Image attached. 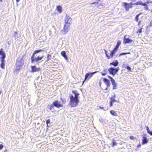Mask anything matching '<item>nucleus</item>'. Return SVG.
Returning a JSON list of instances; mask_svg holds the SVG:
<instances>
[{
  "instance_id": "f257e3e1",
  "label": "nucleus",
  "mask_w": 152,
  "mask_h": 152,
  "mask_svg": "<svg viewBox=\"0 0 152 152\" xmlns=\"http://www.w3.org/2000/svg\"><path fill=\"white\" fill-rule=\"evenodd\" d=\"M24 64L23 58L22 57H19L16 61L14 71L17 72H18L22 69Z\"/></svg>"
},
{
  "instance_id": "f03ea898",
  "label": "nucleus",
  "mask_w": 152,
  "mask_h": 152,
  "mask_svg": "<svg viewBox=\"0 0 152 152\" xmlns=\"http://www.w3.org/2000/svg\"><path fill=\"white\" fill-rule=\"evenodd\" d=\"M42 51V50H36L34 52L33 55L31 57V58L32 63L34 62H41V60L42 59L44 56L43 55L38 56L37 57H35L34 56L36 54L40 53Z\"/></svg>"
},
{
  "instance_id": "7ed1b4c3",
  "label": "nucleus",
  "mask_w": 152,
  "mask_h": 152,
  "mask_svg": "<svg viewBox=\"0 0 152 152\" xmlns=\"http://www.w3.org/2000/svg\"><path fill=\"white\" fill-rule=\"evenodd\" d=\"M70 98V105L72 107L76 106L79 102L78 98H74V96L71 94L69 95Z\"/></svg>"
},
{
  "instance_id": "20e7f679",
  "label": "nucleus",
  "mask_w": 152,
  "mask_h": 152,
  "mask_svg": "<svg viewBox=\"0 0 152 152\" xmlns=\"http://www.w3.org/2000/svg\"><path fill=\"white\" fill-rule=\"evenodd\" d=\"M70 24L69 23H65L63 29L61 31V34H66L70 29Z\"/></svg>"
},
{
  "instance_id": "39448f33",
  "label": "nucleus",
  "mask_w": 152,
  "mask_h": 152,
  "mask_svg": "<svg viewBox=\"0 0 152 152\" xmlns=\"http://www.w3.org/2000/svg\"><path fill=\"white\" fill-rule=\"evenodd\" d=\"M119 70V67H117L116 68L111 67L108 69V71H109L110 74L114 76L117 73Z\"/></svg>"
},
{
  "instance_id": "423d86ee",
  "label": "nucleus",
  "mask_w": 152,
  "mask_h": 152,
  "mask_svg": "<svg viewBox=\"0 0 152 152\" xmlns=\"http://www.w3.org/2000/svg\"><path fill=\"white\" fill-rule=\"evenodd\" d=\"M145 2L144 3H143L142 1H138L135 3L133 4L135 5H140L144 6H146V4L152 3V1L151 0L150 1H147V0H145Z\"/></svg>"
},
{
  "instance_id": "0eeeda50",
  "label": "nucleus",
  "mask_w": 152,
  "mask_h": 152,
  "mask_svg": "<svg viewBox=\"0 0 152 152\" xmlns=\"http://www.w3.org/2000/svg\"><path fill=\"white\" fill-rule=\"evenodd\" d=\"M98 71H96L92 72H88L86 73L85 75V79L83 82V83L84 82L87 80H89L91 77H92L93 75L97 72Z\"/></svg>"
},
{
  "instance_id": "6e6552de",
  "label": "nucleus",
  "mask_w": 152,
  "mask_h": 152,
  "mask_svg": "<svg viewBox=\"0 0 152 152\" xmlns=\"http://www.w3.org/2000/svg\"><path fill=\"white\" fill-rule=\"evenodd\" d=\"M123 6L124 7L125 10L126 11H128L129 10V8H131L132 7L133 4L132 3H128L126 2H123Z\"/></svg>"
},
{
  "instance_id": "1a4fd4ad",
  "label": "nucleus",
  "mask_w": 152,
  "mask_h": 152,
  "mask_svg": "<svg viewBox=\"0 0 152 152\" xmlns=\"http://www.w3.org/2000/svg\"><path fill=\"white\" fill-rule=\"evenodd\" d=\"M133 41L132 39H130L129 37H127V36L125 35L124 37V43L126 44V43H130L131 42Z\"/></svg>"
},
{
  "instance_id": "9d476101",
  "label": "nucleus",
  "mask_w": 152,
  "mask_h": 152,
  "mask_svg": "<svg viewBox=\"0 0 152 152\" xmlns=\"http://www.w3.org/2000/svg\"><path fill=\"white\" fill-rule=\"evenodd\" d=\"M72 19L67 14H66L65 19V23H69L71 24Z\"/></svg>"
},
{
  "instance_id": "9b49d317",
  "label": "nucleus",
  "mask_w": 152,
  "mask_h": 152,
  "mask_svg": "<svg viewBox=\"0 0 152 152\" xmlns=\"http://www.w3.org/2000/svg\"><path fill=\"white\" fill-rule=\"evenodd\" d=\"M53 104L54 106L56 107H57L59 108L60 107L62 106V104H60V102H59L58 100H56L53 102Z\"/></svg>"
},
{
  "instance_id": "f8f14e48",
  "label": "nucleus",
  "mask_w": 152,
  "mask_h": 152,
  "mask_svg": "<svg viewBox=\"0 0 152 152\" xmlns=\"http://www.w3.org/2000/svg\"><path fill=\"white\" fill-rule=\"evenodd\" d=\"M0 56H1L0 57L1 59H4L6 57L5 54L2 48H1L0 50Z\"/></svg>"
},
{
  "instance_id": "ddd939ff",
  "label": "nucleus",
  "mask_w": 152,
  "mask_h": 152,
  "mask_svg": "<svg viewBox=\"0 0 152 152\" xmlns=\"http://www.w3.org/2000/svg\"><path fill=\"white\" fill-rule=\"evenodd\" d=\"M103 81L106 85L107 87H110V82L109 80L107 79V78H104L103 79Z\"/></svg>"
},
{
  "instance_id": "4468645a",
  "label": "nucleus",
  "mask_w": 152,
  "mask_h": 152,
  "mask_svg": "<svg viewBox=\"0 0 152 152\" xmlns=\"http://www.w3.org/2000/svg\"><path fill=\"white\" fill-rule=\"evenodd\" d=\"M148 141L147 140L146 135L145 134L144 135H143L142 143L144 144H145L147 143Z\"/></svg>"
},
{
  "instance_id": "2eb2a0df",
  "label": "nucleus",
  "mask_w": 152,
  "mask_h": 152,
  "mask_svg": "<svg viewBox=\"0 0 152 152\" xmlns=\"http://www.w3.org/2000/svg\"><path fill=\"white\" fill-rule=\"evenodd\" d=\"M1 63L0 64L1 67L3 69H4L5 61L4 59H1Z\"/></svg>"
},
{
  "instance_id": "dca6fc26",
  "label": "nucleus",
  "mask_w": 152,
  "mask_h": 152,
  "mask_svg": "<svg viewBox=\"0 0 152 152\" xmlns=\"http://www.w3.org/2000/svg\"><path fill=\"white\" fill-rule=\"evenodd\" d=\"M61 54L63 57H64L66 60L67 61H68V58L66 54V53L65 51H62L61 53Z\"/></svg>"
},
{
  "instance_id": "f3484780",
  "label": "nucleus",
  "mask_w": 152,
  "mask_h": 152,
  "mask_svg": "<svg viewBox=\"0 0 152 152\" xmlns=\"http://www.w3.org/2000/svg\"><path fill=\"white\" fill-rule=\"evenodd\" d=\"M31 69L32 72H36L38 70V69L35 66H31Z\"/></svg>"
},
{
  "instance_id": "a211bd4d",
  "label": "nucleus",
  "mask_w": 152,
  "mask_h": 152,
  "mask_svg": "<svg viewBox=\"0 0 152 152\" xmlns=\"http://www.w3.org/2000/svg\"><path fill=\"white\" fill-rule=\"evenodd\" d=\"M118 61L117 60L113 61V62L111 63H110V65H112L114 66H116L118 65Z\"/></svg>"
},
{
  "instance_id": "6ab92c4d",
  "label": "nucleus",
  "mask_w": 152,
  "mask_h": 152,
  "mask_svg": "<svg viewBox=\"0 0 152 152\" xmlns=\"http://www.w3.org/2000/svg\"><path fill=\"white\" fill-rule=\"evenodd\" d=\"M121 44V41L120 40H118L117 42V45L115 47V48H114V50H117L118 49V48L119 46Z\"/></svg>"
},
{
  "instance_id": "aec40b11",
  "label": "nucleus",
  "mask_w": 152,
  "mask_h": 152,
  "mask_svg": "<svg viewBox=\"0 0 152 152\" xmlns=\"http://www.w3.org/2000/svg\"><path fill=\"white\" fill-rule=\"evenodd\" d=\"M115 95L114 94V95H112L110 98L111 101L112 102H116V100L115 99Z\"/></svg>"
},
{
  "instance_id": "412c9836",
  "label": "nucleus",
  "mask_w": 152,
  "mask_h": 152,
  "mask_svg": "<svg viewBox=\"0 0 152 152\" xmlns=\"http://www.w3.org/2000/svg\"><path fill=\"white\" fill-rule=\"evenodd\" d=\"M72 93L74 94L75 96L74 98H78V96L79 95V94L78 93V92L77 91H73Z\"/></svg>"
},
{
  "instance_id": "4be33fe9",
  "label": "nucleus",
  "mask_w": 152,
  "mask_h": 152,
  "mask_svg": "<svg viewBox=\"0 0 152 152\" xmlns=\"http://www.w3.org/2000/svg\"><path fill=\"white\" fill-rule=\"evenodd\" d=\"M110 113L113 116H116L117 115V113L114 110H111L110 111Z\"/></svg>"
},
{
  "instance_id": "5701e85b",
  "label": "nucleus",
  "mask_w": 152,
  "mask_h": 152,
  "mask_svg": "<svg viewBox=\"0 0 152 152\" xmlns=\"http://www.w3.org/2000/svg\"><path fill=\"white\" fill-rule=\"evenodd\" d=\"M104 72H102V74L103 76H104L107 74V69H105L103 70Z\"/></svg>"
},
{
  "instance_id": "b1692460",
  "label": "nucleus",
  "mask_w": 152,
  "mask_h": 152,
  "mask_svg": "<svg viewBox=\"0 0 152 152\" xmlns=\"http://www.w3.org/2000/svg\"><path fill=\"white\" fill-rule=\"evenodd\" d=\"M117 51V50H115L114 48L113 50L111 52L110 56L111 57H113L114 54L115 53V52Z\"/></svg>"
},
{
  "instance_id": "393cba45",
  "label": "nucleus",
  "mask_w": 152,
  "mask_h": 152,
  "mask_svg": "<svg viewBox=\"0 0 152 152\" xmlns=\"http://www.w3.org/2000/svg\"><path fill=\"white\" fill-rule=\"evenodd\" d=\"M146 130L147 131L149 134L151 135H152V131H151L149 130V129L148 126L146 127Z\"/></svg>"
},
{
  "instance_id": "a878e982",
  "label": "nucleus",
  "mask_w": 152,
  "mask_h": 152,
  "mask_svg": "<svg viewBox=\"0 0 152 152\" xmlns=\"http://www.w3.org/2000/svg\"><path fill=\"white\" fill-rule=\"evenodd\" d=\"M57 10L61 12V7L60 6H58L57 7Z\"/></svg>"
},
{
  "instance_id": "bb28decb",
  "label": "nucleus",
  "mask_w": 152,
  "mask_h": 152,
  "mask_svg": "<svg viewBox=\"0 0 152 152\" xmlns=\"http://www.w3.org/2000/svg\"><path fill=\"white\" fill-rule=\"evenodd\" d=\"M51 57V55H49V54H48L47 57V60H46V61H48V60H49L50 59Z\"/></svg>"
},
{
  "instance_id": "cd10ccee",
  "label": "nucleus",
  "mask_w": 152,
  "mask_h": 152,
  "mask_svg": "<svg viewBox=\"0 0 152 152\" xmlns=\"http://www.w3.org/2000/svg\"><path fill=\"white\" fill-rule=\"evenodd\" d=\"M112 83V84L113 85L114 84H115L116 83H117L115 82V80L113 79H111V80H110Z\"/></svg>"
},
{
  "instance_id": "c85d7f7f",
  "label": "nucleus",
  "mask_w": 152,
  "mask_h": 152,
  "mask_svg": "<svg viewBox=\"0 0 152 152\" xmlns=\"http://www.w3.org/2000/svg\"><path fill=\"white\" fill-rule=\"evenodd\" d=\"M17 34H18V33L17 32H16V31H14L13 32V36L15 37H16V36L17 35Z\"/></svg>"
},
{
  "instance_id": "c756f323",
  "label": "nucleus",
  "mask_w": 152,
  "mask_h": 152,
  "mask_svg": "<svg viewBox=\"0 0 152 152\" xmlns=\"http://www.w3.org/2000/svg\"><path fill=\"white\" fill-rule=\"evenodd\" d=\"M140 15V14L137 15L136 17H135V20L136 21H138V18L139 17V16Z\"/></svg>"
},
{
  "instance_id": "7c9ffc66",
  "label": "nucleus",
  "mask_w": 152,
  "mask_h": 152,
  "mask_svg": "<svg viewBox=\"0 0 152 152\" xmlns=\"http://www.w3.org/2000/svg\"><path fill=\"white\" fill-rule=\"evenodd\" d=\"M117 83H116L115 84H114L113 85V89H117Z\"/></svg>"
},
{
  "instance_id": "2f4dec72",
  "label": "nucleus",
  "mask_w": 152,
  "mask_h": 152,
  "mask_svg": "<svg viewBox=\"0 0 152 152\" xmlns=\"http://www.w3.org/2000/svg\"><path fill=\"white\" fill-rule=\"evenodd\" d=\"M105 50V54H106V56H107V58L109 59H110V56H108V54L107 53V52L105 50Z\"/></svg>"
},
{
  "instance_id": "473e14b6",
  "label": "nucleus",
  "mask_w": 152,
  "mask_h": 152,
  "mask_svg": "<svg viewBox=\"0 0 152 152\" xmlns=\"http://www.w3.org/2000/svg\"><path fill=\"white\" fill-rule=\"evenodd\" d=\"M126 68L129 71H131V68L129 66H127Z\"/></svg>"
},
{
  "instance_id": "72a5a7b5",
  "label": "nucleus",
  "mask_w": 152,
  "mask_h": 152,
  "mask_svg": "<svg viewBox=\"0 0 152 152\" xmlns=\"http://www.w3.org/2000/svg\"><path fill=\"white\" fill-rule=\"evenodd\" d=\"M117 144V143L115 142L114 141L113 142V145H112V146H114L115 145H116Z\"/></svg>"
},
{
  "instance_id": "f704fd0d",
  "label": "nucleus",
  "mask_w": 152,
  "mask_h": 152,
  "mask_svg": "<svg viewBox=\"0 0 152 152\" xmlns=\"http://www.w3.org/2000/svg\"><path fill=\"white\" fill-rule=\"evenodd\" d=\"M50 119H48L46 121V124L47 125V126H48V124L50 123Z\"/></svg>"
},
{
  "instance_id": "c9c22d12",
  "label": "nucleus",
  "mask_w": 152,
  "mask_h": 152,
  "mask_svg": "<svg viewBox=\"0 0 152 152\" xmlns=\"http://www.w3.org/2000/svg\"><path fill=\"white\" fill-rule=\"evenodd\" d=\"M127 65H126L125 64H124L123 65V67L125 68H126V67H127V66H128Z\"/></svg>"
},
{
  "instance_id": "e433bc0d",
  "label": "nucleus",
  "mask_w": 152,
  "mask_h": 152,
  "mask_svg": "<svg viewBox=\"0 0 152 152\" xmlns=\"http://www.w3.org/2000/svg\"><path fill=\"white\" fill-rule=\"evenodd\" d=\"M53 106H53V105H50L49 106V107H50V108H49L50 109V110H52L53 108Z\"/></svg>"
},
{
  "instance_id": "4c0bfd02",
  "label": "nucleus",
  "mask_w": 152,
  "mask_h": 152,
  "mask_svg": "<svg viewBox=\"0 0 152 152\" xmlns=\"http://www.w3.org/2000/svg\"><path fill=\"white\" fill-rule=\"evenodd\" d=\"M3 147L4 145L2 144H0V150L2 149V148H3Z\"/></svg>"
},
{
  "instance_id": "58836bf2",
  "label": "nucleus",
  "mask_w": 152,
  "mask_h": 152,
  "mask_svg": "<svg viewBox=\"0 0 152 152\" xmlns=\"http://www.w3.org/2000/svg\"><path fill=\"white\" fill-rule=\"evenodd\" d=\"M127 53H120L119 54V56H121L123 55H125Z\"/></svg>"
},
{
  "instance_id": "ea45409f",
  "label": "nucleus",
  "mask_w": 152,
  "mask_h": 152,
  "mask_svg": "<svg viewBox=\"0 0 152 152\" xmlns=\"http://www.w3.org/2000/svg\"><path fill=\"white\" fill-rule=\"evenodd\" d=\"M114 102H112V101H110V107H111L113 106V103H114Z\"/></svg>"
},
{
  "instance_id": "a19ab883",
  "label": "nucleus",
  "mask_w": 152,
  "mask_h": 152,
  "mask_svg": "<svg viewBox=\"0 0 152 152\" xmlns=\"http://www.w3.org/2000/svg\"><path fill=\"white\" fill-rule=\"evenodd\" d=\"M142 28H141L140 29H139L138 30V31L140 33H141L142 32Z\"/></svg>"
},
{
  "instance_id": "79ce46f5",
  "label": "nucleus",
  "mask_w": 152,
  "mask_h": 152,
  "mask_svg": "<svg viewBox=\"0 0 152 152\" xmlns=\"http://www.w3.org/2000/svg\"><path fill=\"white\" fill-rule=\"evenodd\" d=\"M145 9L147 10H148V6H147V5H146V6H145Z\"/></svg>"
},
{
  "instance_id": "37998d69",
  "label": "nucleus",
  "mask_w": 152,
  "mask_h": 152,
  "mask_svg": "<svg viewBox=\"0 0 152 152\" xmlns=\"http://www.w3.org/2000/svg\"><path fill=\"white\" fill-rule=\"evenodd\" d=\"M134 138V137L132 136H131L130 137V139L131 140H133Z\"/></svg>"
},
{
  "instance_id": "c03bdc74",
  "label": "nucleus",
  "mask_w": 152,
  "mask_h": 152,
  "mask_svg": "<svg viewBox=\"0 0 152 152\" xmlns=\"http://www.w3.org/2000/svg\"><path fill=\"white\" fill-rule=\"evenodd\" d=\"M152 25V20H151V21L150 22V26H151Z\"/></svg>"
},
{
  "instance_id": "a18cd8bd",
  "label": "nucleus",
  "mask_w": 152,
  "mask_h": 152,
  "mask_svg": "<svg viewBox=\"0 0 152 152\" xmlns=\"http://www.w3.org/2000/svg\"><path fill=\"white\" fill-rule=\"evenodd\" d=\"M108 77L110 79V80H111V79H113L112 77L111 76H108Z\"/></svg>"
},
{
  "instance_id": "49530a36",
  "label": "nucleus",
  "mask_w": 152,
  "mask_h": 152,
  "mask_svg": "<svg viewBox=\"0 0 152 152\" xmlns=\"http://www.w3.org/2000/svg\"><path fill=\"white\" fill-rule=\"evenodd\" d=\"M98 4V2H94L92 3L91 4Z\"/></svg>"
},
{
  "instance_id": "de8ad7c7",
  "label": "nucleus",
  "mask_w": 152,
  "mask_h": 152,
  "mask_svg": "<svg viewBox=\"0 0 152 152\" xmlns=\"http://www.w3.org/2000/svg\"><path fill=\"white\" fill-rule=\"evenodd\" d=\"M20 1V0H16V2H18Z\"/></svg>"
},
{
  "instance_id": "09e8293b",
  "label": "nucleus",
  "mask_w": 152,
  "mask_h": 152,
  "mask_svg": "<svg viewBox=\"0 0 152 152\" xmlns=\"http://www.w3.org/2000/svg\"><path fill=\"white\" fill-rule=\"evenodd\" d=\"M141 23V22L140 21H139L138 23V25H139L140 24V23Z\"/></svg>"
},
{
  "instance_id": "8fccbe9b",
  "label": "nucleus",
  "mask_w": 152,
  "mask_h": 152,
  "mask_svg": "<svg viewBox=\"0 0 152 152\" xmlns=\"http://www.w3.org/2000/svg\"><path fill=\"white\" fill-rule=\"evenodd\" d=\"M131 0L132 1H135L136 0Z\"/></svg>"
},
{
  "instance_id": "3c124183",
  "label": "nucleus",
  "mask_w": 152,
  "mask_h": 152,
  "mask_svg": "<svg viewBox=\"0 0 152 152\" xmlns=\"http://www.w3.org/2000/svg\"><path fill=\"white\" fill-rule=\"evenodd\" d=\"M107 88H108V87H107V88H106V89H105V90H107Z\"/></svg>"
},
{
  "instance_id": "603ef678",
  "label": "nucleus",
  "mask_w": 152,
  "mask_h": 152,
  "mask_svg": "<svg viewBox=\"0 0 152 152\" xmlns=\"http://www.w3.org/2000/svg\"><path fill=\"white\" fill-rule=\"evenodd\" d=\"M151 12H152V9L151 10Z\"/></svg>"
},
{
  "instance_id": "864d4df0",
  "label": "nucleus",
  "mask_w": 152,
  "mask_h": 152,
  "mask_svg": "<svg viewBox=\"0 0 152 152\" xmlns=\"http://www.w3.org/2000/svg\"><path fill=\"white\" fill-rule=\"evenodd\" d=\"M103 107H102V108H101V109H103Z\"/></svg>"
}]
</instances>
